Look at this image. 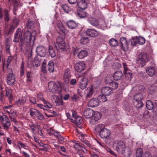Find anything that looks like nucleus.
<instances>
[{"label": "nucleus", "instance_id": "nucleus-1", "mask_svg": "<svg viewBox=\"0 0 157 157\" xmlns=\"http://www.w3.org/2000/svg\"><path fill=\"white\" fill-rule=\"evenodd\" d=\"M22 32L21 29L18 28L16 31L13 40L14 42H18L20 40V49L21 51L23 50V47L24 45L28 47L30 44L34 42L35 40L34 36H32V33L29 30H27L25 33L24 36L22 35Z\"/></svg>", "mask_w": 157, "mask_h": 157}, {"label": "nucleus", "instance_id": "nucleus-2", "mask_svg": "<svg viewBox=\"0 0 157 157\" xmlns=\"http://www.w3.org/2000/svg\"><path fill=\"white\" fill-rule=\"evenodd\" d=\"M115 150L120 154L124 155L125 156L129 157L131 152L129 149H125L124 143L122 141H116L113 144Z\"/></svg>", "mask_w": 157, "mask_h": 157}, {"label": "nucleus", "instance_id": "nucleus-3", "mask_svg": "<svg viewBox=\"0 0 157 157\" xmlns=\"http://www.w3.org/2000/svg\"><path fill=\"white\" fill-rule=\"evenodd\" d=\"M94 130L95 132L98 134L100 137L103 139L107 138L111 135L110 131L103 124H99L96 126Z\"/></svg>", "mask_w": 157, "mask_h": 157}, {"label": "nucleus", "instance_id": "nucleus-4", "mask_svg": "<svg viewBox=\"0 0 157 157\" xmlns=\"http://www.w3.org/2000/svg\"><path fill=\"white\" fill-rule=\"evenodd\" d=\"M134 104L137 108L142 107L143 105L142 101L144 99V97L141 93L136 94L134 96Z\"/></svg>", "mask_w": 157, "mask_h": 157}, {"label": "nucleus", "instance_id": "nucleus-5", "mask_svg": "<svg viewBox=\"0 0 157 157\" xmlns=\"http://www.w3.org/2000/svg\"><path fill=\"white\" fill-rule=\"evenodd\" d=\"M48 87L50 92L55 94L59 91V86L56 83L53 81H50L48 83Z\"/></svg>", "mask_w": 157, "mask_h": 157}, {"label": "nucleus", "instance_id": "nucleus-6", "mask_svg": "<svg viewBox=\"0 0 157 157\" xmlns=\"http://www.w3.org/2000/svg\"><path fill=\"white\" fill-rule=\"evenodd\" d=\"M9 69L11 70V72L8 73L7 75V83L9 85L11 86L14 84L15 81V75L13 74L11 69L9 68Z\"/></svg>", "mask_w": 157, "mask_h": 157}, {"label": "nucleus", "instance_id": "nucleus-7", "mask_svg": "<svg viewBox=\"0 0 157 157\" xmlns=\"http://www.w3.org/2000/svg\"><path fill=\"white\" fill-rule=\"evenodd\" d=\"M36 55L40 57H45L47 52L45 48L43 46H39L36 48Z\"/></svg>", "mask_w": 157, "mask_h": 157}, {"label": "nucleus", "instance_id": "nucleus-8", "mask_svg": "<svg viewBox=\"0 0 157 157\" xmlns=\"http://www.w3.org/2000/svg\"><path fill=\"white\" fill-rule=\"evenodd\" d=\"M146 72L148 75L151 77L154 75L155 76L154 78L155 81L157 82V73L156 72L155 68L153 67H146Z\"/></svg>", "mask_w": 157, "mask_h": 157}, {"label": "nucleus", "instance_id": "nucleus-9", "mask_svg": "<svg viewBox=\"0 0 157 157\" xmlns=\"http://www.w3.org/2000/svg\"><path fill=\"white\" fill-rule=\"evenodd\" d=\"M101 115L99 112H94V113L92 117V118L90 120V122L92 124H95L96 121L101 119Z\"/></svg>", "mask_w": 157, "mask_h": 157}, {"label": "nucleus", "instance_id": "nucleus-10", "mask_svg": "<svg viewBox=\"0 0 157 157\" xmlns=\"http://www.w3.org/2000/svg\"><path fill=\"white\" fill-rule=\"evenodd\" d=\"M33 43L31 42L30 44V45L27 47L26 45H24L23 47V50L22 52H24V50H25L26 51L25 53L27 55L28 58L30 59L31 58L32 56V48L31 46V44H33Z\"/></svg>", "mask_w": 157, "mask_h": 157}, {"label": "nucleus", "instance_id": "nucleus-11", "mask_svg": "<svg viewBox=\"0 0 157 157\" xmlns=\"http://www.w3.org/2000/svg\"><path fill=\"white\" fill-rule=\"evenodd\" d=\"M71 74L70 70L68 69H66L64 71L63 76V79L66 83H68L70 82V79L71 77Z\"/></svg>", "mask_w": 157, "mask_h": 157}, {"label": "nucleus", "instance_id": "nucleus-12", "mask_svg": "<svg viewBox=\"0 0 157 157\" xmlns=\"http://www.w3.org/2000/svg\"><path fill=\"white\" fill-rule=\"evenodd\" d=\"M86 33L88 36L93 37H96L99 35V33L94 29H88Z\"/></svg>", "mask_w": 157, "mask_h": 157}, {"label": "nucleus", "instance_id": "nucleus-13", "mask_svg": "<svg viewBox=\"0 0 157 157\" xmlns=\"http://www.w3.org/2000/svg\"><path fill=\"white\" fill-rule=\"evenodd\" d=\"M99 104V102L98 98L91 99L88 103L89 106L94 107L98 106Z\"/></svg>", "mask_w": 157, "mask_h": 157}, {"label": "nucleus", "instance_id": "nucleus-14", "mask_svg": "<svg viewBox=\"0 0 157 157\" xmlns=\"http://www.w3.org/2000/svg\"><path fill=\"white\" fill-rule=\"evenodd\" d=\"M75 70L78 72H81L85 68V64L82 62H79L76 63L75 66Z\"/></svg>", "mask_w": 157, "mask_h": 157}, {"label": "nucleus", "instance_id": "nucleus-15", "mask_svg": "<svg viewBox=\"0 0 157 157\" xmlns=\"http://www.w3.org/2000/svg\"><path fill=\"white\" fill-rule=\"evenodd\" d=\"M94 113V112L93 110L89 108L86 109L83 113L84 116L87 118H91Z\"/></svg>", "mask_w": 157, "mask_h": 157}, {"label": "nucleus", "instance_id": "nucleus-16", "mask_svg": "<svg viewBox=\"0 0 157 157\" xmlns=\"http://www.w3.org/2000/svg\"><path fill=\"white\" fill-rule=\"evenodd\" d=\"M123 64L124 68V74L125 75L126 78H127L128 80L130 81L131 79L132 74L131 72H127L128 69L126 63H123Z\"/></svg>", "mask_w": 157, "mask_h": 157}, {"label": "nucleus", "instance_id": "nucleus-17", "mask_svg": "<svg viewBox=\"0 0 157 157\" xmlns=\"http://www.w3.org/2000/svg\"><path fill=\"white\" fill-rule=\"evenodd\" d=\"M101 91L102 94L106 96L110 95L113 92L111 88L108 86L103 87L101 89Z\"/></svg>", "mask_w": 157, "mask_h": 157}, {"label": "nucleus", "instance_id": "nucleus-18", "mask_svg": "<svg viewBox=\"0 0 157 157\" xmlns=\"http://www.w3.org/2000/svg\"><path fill=\"white\" fill-rule=\"evenodd\" d=\"M42 57H40L36 55L35 57L34 60V63H33V67H38L40 65V62Z\"/></svg>", "mask_w": 157, "mask_h": 157}, {"label": "nucleus", "instance_id": "nucleus-19", "mask_svg": "<svg viewBox=\"0 0 157 157\" xmlns=\"http://www.w3.org/2000/svg\"><path fill=\"white\" fill-rule=\"evenodd\" d=\"M52 101L56 103V105H60L63 104V100L59 98L57 95H52Z\"/></svg>", "mask_w": 157, "mask_h": 157}, {"label": "nucleus", "instance_id": "nucleus-20", "mask_svg": "<svg viewBox=\"0 0 157 157\" xmlns=\"http://www.w3.org/2000/svg\"><path fill=\"white\" fill-rule=\"evenodd\" d=\"M123 75V73L121 71H118L114 73L113 77L115 80L117 81L121 79Z\"/></svg>", "mask_w": 157, "mask_h": 157}, {"label": "nucleus", "instance_id": "nucleus-21", "mask_svg": "<svg viewBox=\"0 0 157 157\" xmlns=\"http://www.w3.org/2000/svg\"><path fill=\"white\" fill-rule=\"evenodd\" d=\"M120 42L121 47L122 49L124 50L125 48H128V44L125 38L124 37L121 38L120 40Z\"/></svg>", "mask_w": 157, "mask_h": 157}, {"label": "nucleus", "instance_id": "nucleus-22", "mask_svg": "<svg viewBox=\"0 0 157 157\" xmlns=\"http://www.w3.org/2000/svg\"><path fill=\"white\" fill-rule=\"evenodd\" d=\"M78 7L84 10L87 7V3L85 0H80L77 4Z\"/></svg>", "mask_w": 157, "mask_h": 157}, {"label": "nucleus", "instance_id": "nucleus-23", "mask_svg": "<svg viewBox=\"0 0 157 157\" xmlns=\"http://www.w3.org/2000/svg\"><path fill=\"white\" fill-rule=\"evenodd\" d=\"M67 25L68 27L71 29H75L76 28L77 24L74 21L71 20L67 22Z\"/></svg>", "mask_w": 157, "mask_h": 157}, {"label": "nucleus", "instance_id": "nucleus-24", "mask_svg": "<svg viewBox=\"0 0 157 157\" xmlns=\"http://www.w3.org/2000/svg\"><path fill=\"white\" fill-rule=\"evenodd\" d=\"M87 21L90 24L93 26H96L99 25L98 21L95 18L89 17Z\"/></svg>", "mask_w": 157, "mask_h": 157}, {"label": "nucleus", "instance_id": "nucleus-25", "mask_svg": "<svg viewBox=\"0 0 157 157\" xmlns=\"http://www.w3.org/2000/svg\"><path fill=\"white\" fill-rule=\"evenodd\" d=\"M87 84V79L86 78H83L80 82L79 87L81 89L83 90L86 88Z\"/></svg>", "mask_w": 157, "mask_h": 157}, {"label": "nucleus", "instance_id": "nucleus-26", "mask_svg": "<svg viewBox=\"0 0 157 157\" xmlns=\"http://www.w3.org/2000/svg\"><path fill=\"white\" fill-rule=\"evenodd\" d=\"M16 117V112L14 111L10 110V114L9 115V117L11 121L15 123H16L17 122V121L15 119Z\"/></svg>", "mask_w": 157, "mask_h": 157}, {"label": "nucleus", "instance_id": "nucleus-27", "mask_svg": "<svg viewBox=\"0 0 157 157\" xmlns=\"http://www.w3.org/2000/svg\"><path fill=\"white\" fill-rule=\"evenodd\" d=\"M6 95L8 97L9 101L11 102L12 100V90L10 88H7L6 89Z\"/></svg>", "mask_w": 157, "mask_h": 157}, {"label": "nucleus", "instance_id": "nucleus-28", "mask_svg": "<svg viewBox=\"0 0 157 157\" xmlns=\"http://www.w3.org/2000/svg\"><path fill=\"white\" fill-rule=\"evenodd\" d=\"M47 67L48 71L50 72H53L54 70V62L50 61L48 63L47 65Z\"/></svg>", "mask_w": 157, "mask_h": 157}, {"label": "nucleus", "instance_id": "nucleus-29", "mask_svg": "<svg viewBox=\"0 0 157 157\" xmlns=\"http://www.w3.org/2000/svg\"><path fill=\"white\" fill-rule=\"evenodd\" d=\"M146 106L147 109L151 110L153 109L155 106V103L154 104L151 101L148 100L146 103Z\"/></svg>", "mask_w": 157, "mask_h": 157}, {"label": "nucleus", "instance_id": "nucleus-30", "mask_svg": "<svg viewBox=\"0 0 157 157\" xmlns=\"http://www.w3.org/2000/svg\"><path fill=\"white\" fill-rule=\"evenodd\" d=\"M88 92L86 96V98L87 99L91 97L94 92V90L92 87L87 88Z\"/></svg>", "mask_w": 157, "mask_h": 157}, {"label": "nucleus", "instance_id": "nucleus-31", "mask_svg": "<svg viewBox=\"0 0 157 157\" xmlns=\"http://www.w3.org/2000/svg\"><path fill=\"white\" fill-rule=\"evenodd\" d=\"M87 54V52L86 51L82 50L78 53L77 56L79 58L82 59L86 56Z\"/></svg>", "mask_w": 157, "mask_h": 157}, {"label": "nucleus", "instance_id": "nucleus-32", "mask_svg": "<svg viewBox=\"0 0 157 157\" xmlns=\"http://www.w3.org/2000/svg\"><path fill=\"white\" fill-rule=\"evenodd\" d=\"M48 52L49 55L52 57H54L56 56L55 50L51 45H49L48 47Z\"/></svg>", "mask_w": 157, "mask_h": 157}, {"label": "nucleus", "instance_id": "nucleus-33", "mask_svg": "<svg viewBox=\"0 0 157 157\" xmlns=\"http://www.w3.org/2000/svg\"><path fill=\"white\" fill-rule=\"evenodd\" d=\"M15 28L13 26V25H11L7 31L5 33V34L7 36L10 35L13 32Z\"/></svg>", "mask_w": 157, "mask_h": 157}, {"label": "nucleus", "instance_id": "nucleus-34", "mask_svg": "<svg viewBox=\"0 0 157 157\" xmlns=\"http://www.w3.org/2000/svg\"><path fill=\"white\" fill-rule=\"evenodd\" d=\"M56 47H58L59 49L63 50H64L66 49L67 46L65 43V42H62L61 43H60L57 44H56Z\"/></svg>", "mask_w": 157, "mask_h": 157}, {"label": "nucleus", "instance_id": "nucleus-35", "mask_svg": "<svg viewBox=\"0 0 157 157\" xmlns=\"http://www.w3.org/2000/svg\"><path fill=\"white\" fill-rule=\"evenodd\" d=\"M138 57L148 61V56L146 53L141 52L138 55Z\"/></svg>", "mask_w": 157, "mask_h": 157}, {"label": "nucleus", "instance_id": "nucleus-36", "mask_svg": "<svg viewBox=\"0 0 157 157\" xmlns=\"http://www.w3.org/2000/svg\"><path fill=\"white\" fill-rule=\"evenodd\" d=\"M57 27L63 33H65L66 31L65 27L61 22H59L57 23Z\"/></svg>", "mask_w": 157, "mask_h": 157}, {"label": "nucleus", "instance_id": "nucleus-37", "mask_svg": "<svg viewBox=\"0 0 157 157\" xmlns=\"http://www.w3.org/2000/svg\"><path fill=\"white\" fill-rule=\"evenodd\" d=\"M106 96L103 94L99 96L97 98L99 101V103L101 102H104L107 101V99Z\"/></svg>", "mask_w": 157, "mask_h": 157}, {"label": "nucleus", "instance_id": "nucleus-38", "mask_svg": "<svg viewBox=\"0 0 157 157\" xmlns=\"http://www.w3.org/2000/svg\"><path fill=\"white\" fill-rule=\"evenodd\" d=\"M143 151L142 149L140 148L137 149L136 152V157H142L143 156Z\"/></svg>", "mask_w": 157, "mask_h": 157}, {"label": "nucleus", "instance_id": "nucleus-39", "mask_svg": "<svg viewBox=\"0 0 157 157\" xmlns=\"http://www.w3.org/2000/svg\"><path fill=\"white\" fill-rule=\"evenodd\" d=\"M82 118L80 116H78L76 117H75L74 120L73 121V122L76 124H79L82 123Z\"/></svg>", "mask_w": 157, "mask_h": 157}, {"label": "nucleus", "instance_id": "nucleus-40", "mask_svg": "<svg viewBox=\"0 0 157 157\" xmlns=\"http://www.w3.org/2000/svg\"><path fill=\"white\" fill-rule=\"evenodd\" d=\"M136 37L137 40V43L139 44L142 45L145 43V40L144 37L141 36H139V37L136 36Z\"/></svg>", "mask_w": 157, "mask_h": 157}, {"label": "nucleus", "instance_id": "nucleus-41", "mask_svg": "<svg viewBox=\"0 0 157 157\" xmlns=\"http://www.w3.org/2000/svg\"><path fill=\"white\" fill-rule=\"evenodd\" d=\"M109 43L110 45L113 47H116L118 45L117 41L114 38H112L110 40Z\"/></svg>", "mask_w": 157, "mask_h": 157}, {"label": "nucleus", "instance_id": "nucleus-42", "mask_svg": "<svg viewBox=\"0 0 157 157\" xmlns=\"http://www.w3.org/2000/svg\"><path fill=\"white\" fill-rule=\"evenodd\" d=\"M89 38L86 36H83L80 40V43L82 44H85L89 42Z\"/></svg>", "mask_w": 157, "mask_h": 157}, {"label": "nucleus", "instance_id": "nucleus-43", "mask_svg": "<svg viewBox=\"0 0 157 157\" xmlns=\"http://www.w3.org/2000/svg\"><path fill=\"white\" fill-rule=\"evenodd\" d=\"M26 27L28 29H32L34 27V22L31 20H29L26 24Z\"/></svg>", "mask_w": 157, "mask_h": 157}, {"label": "nucleus", "instance_id": "nucleus-44", "mask_svg": "<svg viewBox=\"0 0 157 157\" xmlns=\"http://www.w3.org/2000/svg\"><path fill=\"white\" fill-rule=\"evenodd\" d=\"M4 21L8 22L10 20V17L8 12L7 10H5L4 12Z\"/></svg>", "mask_w": 157, "mask_h": 157}, {"label": "nucleus", "instance_id": "nucleus-45", "mask_svg": "<svg viewBox=\"0 0 157 157\" xmlns=\"http://www.w3.org/2000/svg\"><path fill=\"white\" fill-rule=\"evenodd\" d=\"M39 112L38 110L34 109H31L30 110V115L32 117L35 115L36 117L38 113H39Z\"/></svg>", "mask_w": 157, "mask_h": 157}, {"label": "nucleus", "instance_id": "nucleus-46", "mask_svg": "<svg viewBox=\"0 0 157 157\" xmlns=\"http://www.w3.org/2000/svg\"><path fill=\"white\" fill-rule=\"evenodd\" d=\"M110 87L112 90L117 89L118 87V83L117 82L113 81L109 84Z\"/></svg>", "mask_w": 157, "mask_h": 157}, {"label": "nucleus", "instance_id": "nucleus-47", "mask_svg": "<svg viewBox=\"0 0 157 157\" xmlns=\"http://www.w3.org/2000/svg\"><path fill=\"white\" fill-rule=\"evenodd\" d=\"M137 39L136 36L134 37L132 39L129 40V42L130 43L132 46H134L136 45L137 43Z\"/></svg>", "mask_w": 157, "mask_h": 157}, {"label": "nucleus", "instance_id": "nucleus-48", "mask_svg": "<svg viewBox=\"0 0 157 157\" xmlns=\"http://www.w3.org/2000/svg\"><path fill=\"white\" fill-rule=\"evenodd\" d=\"M113 81L112 76H108L105 79V82L106 84L109 85Z\"/></svg>", "mask_w": 157, "mask_h": 157}, {"label": "nucleus", "instance_id": "nucleus-49", "mask_svg": "<svg viewBox=\"0 0 157 157\" xmlns=\"http://www.w3.org/2000/svg\"><path fill=\"white\" fill-rule=\"evenodd\" d=\"M137 61L138 63H140L142 67H143L145 65V63L148 61L142 58L140 59V58H138L137 59Z\"/></svg>", "mask_w": 157, "mask_h": 157}, {"label": "nucleus", "instance_id": "nucleus-50", "mask_svg": "<svg viewBox=\"0 0 157 157\" xmlns=\"http://www.w3.org/2000/svg\"><path fill=\"white\" fill-rule=\"evenodd\" d=\"M46 63L44 61L42 63L41 69L42 72L44 73H46L47 72V70L46 68Z\"/></svg>", "mask_w": 157, "mask_h": 157}, {"label": "nucleus", "instance_id": "nucleus-51", "mask_svg": "<svg viewBox=\"0 0 157 157\" xmlns=\"http://www.w3.org/2000/svg\"><path fill=\"white\" fill-rule=\"evenodd\" d=\"M26 98L24 97L19 99L18 101L16 102L17 103L18 105H22L26 101Z\"/></svg>", "mask_w": 157, "mask_h": 157}, {"label": "nucleus", "instance_id": "nucleus-52", "mask_svg": "<svg viewBox=\"0 0 157 157\" xmlns=\"http://www.w3.org/2000/svg\"><path fill=\"white\" fill-rule=\"evenodd\" d=\"M19 22L18 19L17 18H15L13 20V23L11 25H13V26L16 28L18 25Z\"/></svg>", "mask_w": 157, "mask_h": 157}, {"label": "nucleus", "instance_id": "nucleus-53", "mask_svg": "<svg viewBox=\"0 0 157 157\" xmlns=\"http://www.w3.org/2000/svg\"><path fill=\"white\" fill-rule=\"evenodd\" d=\"M56 44H57L60 43H61L62 42H64V39H63V37L61 36H58L57 37L56 39Z\"/></svg>", "mask_w": 157, "mask_h": 157}, {"label": "nucleus", "instance_id": "nucleus-54", "mask_svg": "<svg viewBox=\"0 0 157 157\" xmlns=\"http://www.w3.org/2000/svg\"><path fill=\"white\" fill-rule=\"evenodd\" d=\"M87 13L84 11L78 13V15L79 17L81 18H84L86 16Z\"/></svg>", "mask_w": 157, "mask_h": 157}, {"label": "nucleus", "instance_id": "nucleus-55", "mask_svg": "<svg viewBox=\"0 0 157 157\" xmlns=\"http://www.w3.org/2000/svg\"><path fill=\"white\" fill-rule=\"evenodd\" d=\"M62 8L63 10L66 12L68 13L70 10V8L67 5L64 4L63 5Z\"/></svg>", "mask_w": 157, "mask_h": 157}, {"label": "nucleus", "instance_id": "nucleus-56", "mask_svg": "<svg viewBox=\"0 0 157 157\" xmlns=\"http://www.w3.org/2000/svg\"><path fill=\"white\" fill-rule=\"evenodd\" d=\"M10 125V123L7 122V123H6L3 124V127L4 128V129L6 130H7L8 129Z\"/></svg>", "mask_w": 157, "mask_h": 157}, {"label": "nucleus", "instance_id": "nucleus-57", "mask_svg": "<svg viewBox=\"0 0 157 157\" xmlns=\"http://www.w3.org/2000/svg\"><path fill=\"white\" fill-rule=\"evenodd\" d=\"M71 98L73 101H76L79 99V97L76 94H74L71 96Z\"/></svg>", "mask_w": 157, "mask_h": 157}, {"label": "nucleus", "instance_id": "nucleus-58", "mask_svg": "<svg viewBox=\"0 0 157 157\" xmlns=\"http://www.w3.org/2000/svg\"><path fill=\"white\" fill-rule=\"evenodd\" d=\"M145 89L143 85H140L138 87V90L140 92H143Z\"/></svg>", "mask_w": 157, "mask_h": 157}, {"label": "nucleus", "instance_id": "nucleus-59", "mask_svg": "<svg viewBox=\"0 0 157 157\" xmlns=\"http://www.w3.org/2000/svg\"><path fill=\"white\" fill-rule=\"evenodd\" d=\"M37 119L40 120H43L44 119V117L43 114L39 112V113L36 116Z\"/></svg>", "mask_w": 157, "mask_h": 157}, {"label": "nucleus", "instance_id": "nucleus-60", "mask_svg": "<svg viewBox=\"0 0 157 157\" xmlns=\"http://www.w3.org/2000/svg\"><path fill=\"white\" fill-rule=\"evenodd\" d=\"M142 157H151V155L149 152H146L144 154Z\"/></svg>", "mask_w": 157, "mask_h": 157}, {"label": "nucleus", "instance_id": "nucleus-61", "mask_svg": "<svg viewBox=\"0 0 157 157\" xmlns=\"http://www.w3.org/2000/svg\"><path fill=\"white\" fill-rule=\"evenodd\" d=\"M6 51L7 53L10 52V44H5Z\"/></svg>", "mask_w": 157, "mask_h": 157}, {"label": "nucleus", "instance_id": "nucleus-62", "mask_svg": "<svg viewBox=\"0 0 157 157\" xmlns=\"http://www.w3.org/2000/svg\"><path fill=\"white\" fill-rule=\"evenodd\" d=\"M59 141L61 143L65 142V139L60 135L58 138Z\"/></svg>", "mask_w": 157, "mask_h": 157}, {"label": "nucleus", "instance_id": "nucleus-63", "mask_svg": "<svg viewBox=\"0 0 157 157\" xmlns=\"http://www.w3.org/2000/svg\"><path fill=\"white\" fill-rule=\"evenodd\" d=\"M153 110L155 113H157V101L156 100H155V106Z\"/></svg>", "mask_w": 157, "mask_h": 157}, {"label": "nucleus", "instance_id": "nucleus-64", "mask_svg": "<svg viewBox=\"0 0 157 157\" xmlns=\"http://www.w3.org/2000/svg\"><path fill=\"white\" fill-rule=\"evenodd\" d=\"M82 142L86 145L89 147H90L91 146V144L87 140H84L82 141Z\"/></svg>", "mask_w": 157, "mask_h": 157}]
</instances>
